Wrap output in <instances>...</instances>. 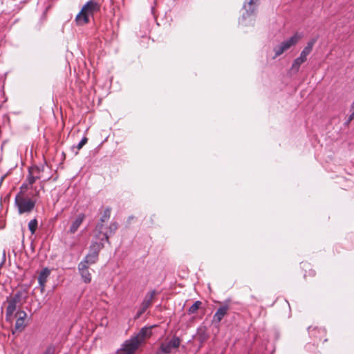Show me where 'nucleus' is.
<instances>
[{
	"label": "nucleus",
	"mask_w": 354,
	"mask_h": 354,
	"mask_svg": "<svg viewBox=\"0 0 354 354\" xmlns=\"http://www.w3.org/2000/svg\"><path fill=\"white\" fill-rule=\"evenodd\" d=\"M111 213V208L109 207H106L102 212L100 221L95 227V232L97 233V236L101 241L104 240L109 241L108 232L104 231V223H106L109 220Z\"/></svg>",
	"instance_id": "obj_3"
},
{
	"label": "nucleus",
	"mask_w": 354,
	"mask_h": 354,
	"mask_svg": "<svg viewBox=\"0 0 354 354\" xmlns=\"http://www.w3.org/2000/svg\"><path fill=\"white\" fill-rule=\"evenodd\" d=\"M103 247L104 244L102 243H93L90 247L88 254L80 263L89 267L90 266L95 264L98 260L99 252Z\"/></svg>",
	"instance_id": "obj_4"
},
{
	"label": "nucleus",
	"mask_w": 354,
	"mask_h": 354,
	"mask_svg": "<svg viewBox=\"0 0 354 354\" xmlns=\"http://www.w3.org/2000/svg\"><path fill=\"white\" fill-rule=\"evenodd\" d=\"M117 354H133V338L127 340L122 347L118 351Z\"/></svg>",
	"instance_id": "obj_15"
},
{
	"label": "nucleus",
	"mask_w": 354,
	"mask_h": 354,
	"mask_svg": "<svg viewBox=\"0 0 354 354\" xmlns=\"http://www.w3.org/2000/svg\"><path fill=\"white\" fill-rule=\"evenodd\" d=\"M302 35L296 32L292 37H291L289 39L283 41L279 46L274 48V50L275 53V56L274 58L281 55L285 51L288 50L292 46L296 45L297 42L301 39Z\"/></svg>",
	"instance_id": "obj_5"
},
{
	"label": "nucleus",
	"mask_w": 354,
	"mask_h": 354,
	"mask_svg": "<svg viewBox=\"0 0 354 354\" xmlns=\"http://www.w3.org/2000/svg\"><path fill=\"white\" fill-rule=\"evenodd\" d=\"M180 346L178 337H173L169 342L161 344V351L164 353H170L173 349L178 348Z\"/></svg>",
	"instance_id": "obj_9"
},
{
	"label": "nucleus",
	"mask_w": 354,
	"mask_h": 354,
	"mask_svg": "<svg viewBox=\"0 0 354 354\" xmlns=\"http://www.w3.org/2000/svg\"><path fill=\"white\" fill-rule=\"evenodd\" d=\"M152 335L151 327H143L136 336H134V353L137 350L144 346L147 340Z\"/></svg>",
	"instance_id": "obj_6"
},
{
	"label": "nucleus",
	"mask_w": 354,
	"mask_h": 354,
	"mask_svg": "<svg viewBox=\"0 0 354 354\" xmlns=\"http://www.w3.org/2000/svg\"><path fill=\"white\" fill-rule=\"evenodd\" d=\"M228 310L229 307L227 306H223L220 307L214 315L212 322L219 323L227 314Z\"/></svg>",
	"instance_id": "obj_14"
},
{
	"label": "nucleus",
	"mask_w": 354,
	"mask_h": 354,
	"mask_svg": "<svg viewBox=\"0 0 354 354\" xmlns=\"http://www.w3.org/2000/svg\"><path fill=\"white\" fill-rule=\"evenodd\" d=\"M158 292L156 290H151L149 292L145 297L143 301L142 302L140 308L136 314V317L134 319H138L141 317V315L149 308L153 304L155 300L156 296Z\"/></svg>",
	"instance_id": "obj_7"
},
{
	"label": "nucleus",
	"mask_w": 354,
	"mask_h": 354,
	"mask_svg": "<svg viewBox=\"0 0 354 354\" xmlns=\"http://www.w3.org/2000/svg\"><path fill=\"white\" fill-rule=\"evenodd\" d=\"M259 1V0H248L245 3L244 8L248 15H250L254 12Z\"/></svg>",
	"instance_id": "obj_17"
},
{
	"label": "nucleus",
	"mask_w": 354,
	"mask_h": 354,
	"mask_svg": "<svg viewBox=\"0 0 354 354\" xmlns=\"http://www.w3.org/2000/svg\"><path fill=\"white\" fill-rule=\"evenodd\" d=\"M43 354H51V348H47Z\"/></svg>",
	"instance_id": "obj_28"
},
{
	"label": "nucleus",
	"mask_w": 354,
	"mask_h": 354,
	"mask_svg": "<svg viewBox=\"0 0 354 354\" xmlns=\"http://www.w3.org/2000/svg\"><path fill=\"white\" fill-rule=\"evenodd\" d=\"M118 229V224L115 222L111 223L109 226L108 229L106 230L104 227V231L107 232L109 236L113 234Z\"/></svg>",
	"instance_id": "obj_23"
},
{
	"label": "nucleus",
	"mask_w": 354,
	"mask_h": 354,
	"mask_svg": "<svg viewBox=\"0 0 354 354\" xmlns=\"http://www.w3.org/2000/svg\"><path fill=\"white\" fill-rule=\"evenodd\" d=\"M17 320L15 322V328L12 330V333L16 332H22L26 326V319L27 317V313L24 310H19L16 313Z\"/></svg>",
	"instance_id": "obj_8"
},
{
	"label": "nucleus",
	"mask_w": 354,
	"mask_h": 354,
	"mask_svg": "<svg viewBox=\"0 0 354 354\" xmlns=\"http://www.w3.org/2000/svg\"><path fill=\"white\" fill-rule=\"evenodd\" d=\"M28 228L32 234L35 233L37 228V221L36 218H34L29 222Z\"/></svg>",
	"instance_id": "obj_22"
},
{
	"label": "nucleus",
	"mask_w": 354,
	"mask_h": 354,
	"mask_svg": "<svg viewBox=\"0 0 354 354\" xmlns=\"http://www.w3.org/2000/svg\"><path fill=\"white\" fill-rule=\"evenodd\" d=\"M319 330H322V332H323V333L326 332L324 329H322V328H320Z\"/></svg>",
	"instance_id": "obj_29"
},
{
	"label": "nucleus",
	"mask_w": 354,
	"mask_h": 354,
	"mask_svg": "<svg viewBox=\"0 0 354 354\" xmlns=\"http://www.w3.org/2000/svg\"><path fill=\"white\" fill-rule=\"evenodd\" d=\"M316 42V39H312L309 41L306 45V46L303 49L302 51L306 53L307 54H310L313 50V46Z\"/></svg>",
	"instance_id": "obj_21"
},
{
	"label": "nucleus",
	"mask_w": 354,
	"mask_h": 354,
	"mask_svg": "<svg viewBox=\"0 0 354 354\" xmlns=\"http://www.w3.org/2000/svg\"><path fill=\"white\" fill-rule=\"evenodd\" d=\"M87 141L88 138L86 137H84L77 146V150H80L83 147V146H84L87 143Z\"/></svg>",
	"instance_id": "obj_25"
},
{
	"label": "nucleus",
	"mask_w": 354,
	"mask_h": 354,
	"mask_svg": "<svg viewBox=\"0 0 354 354\" xmlns=\"http://www.w3.org/2000/svg\"><path fill=\"white\" fill-rule=\"evenodd\" d=\"M88 16H93L100 10V5L94 1H88L82 8Z\"/></svg>",
	"instance_id": "obj_10"
},
{
	"label": "nucleus",
	"mask_w": 354,
	"mask_h": 354,
	"mask_svg": "<svg viewBox=\"0 0 354 354\" xmlns=\"http://www.w3.org/2000/svg\"><path fill=\"white\" fill-rule=\"evenodd\" d=\"M89 17L84 10L81 9L75 17V22L78 26H84L89 23Z\"/></svg>",
	"instance_id": "obj_13"
},
{
	"label": "nucleus",
	"mask_w": 354,
	"mask_h": 354,
	"mask_svg": "<svg viewBox=\"0 0 354 354\" xmlns=\"http://www.w3.org/2000/svg\"><path fill=\"white\" fill-rule=\"evenodd\" d=\"M28 297V292L26 288H22L17 290L15 292L8 297L6 303L8 304L6 308V319L11 322L13 313L17 307L21 306Z\"/></svg>",
	"instance_id": "obj_1"
},
{
	"label": "nucleus",
	"mask_w": 354,
	"mask_h": 354,
	"mask_svg": "<svg viewBox=\"0 0 354 354\" xmlns=\"http://www.w3.org/2000/svg\"><path fill=\"white\" fill-rule=\"evenodd\" d=\"M15 202L19 214L31 212L35 206V201L24 196L21 192L16 195Z\"/></svg>",
	"instance_id": "obj_2"
},
{
	"label": "nucleus",
	"mask_w": 354,
	"mask_h": 354,
	"mask_svg": "<svg viewBox=\"0 0 354 354\" xmlns=\"http://www.w3.org/2000/svg\"><path fill=\"white\" fill-rule=\"evenodd\" d=\"M305 62L306 60H304L301 57H297L293 61L290 71L295 73H297L299 70L300 66Z\"/></svg>",
	"instance_id": "obj_19"
},
{
	"label": "nucleus",
	"mask_w": 354,
	"mask_h": 354,
	"mask_svg": "<svg viewBox=\"0 0 354 354\" xmlns=\"http://www.w3.org/2000/svg\"><path fill=\"white\" fill-rule=\"evenodd\" d=\"M316 328H313L312 326L308 327L309 333H312L313 331L316 330Z\"/></svg>",
	"instance_id": "obj_27"
},
{
	"label": "nucleus",
	"mask_w": 354,
	"mask_h": 354,
	"mask_svg": "<svg viewBox=\"0 0 354 354\" xmlns=\"http://www.w3.org/2000/svg\"><path fill=\"white\" fill-rule=\"evenodd\" d=\"M50 274V270L48 268H44L40 272L38 277V282L41 287V292H44L45 288V284L47 281V278Z\"/></svg>",
	"instance_id": "obj_16"
},
{
	"label": "nucleus",
	"mask_w": 354,
	"mask_h": 354,
	"mask_svg": "<svg viewBox=\"0 0 354 354\" xmlns=\"http://www.w3.org/2000/svg\"><path fill=\"white\" fill-rule=\"evenodd\" d=\"M308 55V54H307L306 53H304V51H301L299 57L306 61Z\"/></svg>",
	"instance_id": "obj_26"
},
{
	"label": "nucleus",
	"mask_w": 354,
	"mask_h": 354,
	"mask_svg": "<svg viewBox=\"0 0 354 354\" xmlns=\"http://www.w3.org/2000/svg\"><path fill=\"white\" fill-rule=\"evenodd\" d=\"M44 166L38 167L32 166L29 168V171L38 179L42 178V173L44 171Z\"/></svg>",
	"instance_id": "obj_18"
},
{
	"label": "nucleus",
	"mask_w": 354,
	"mask_h": 354,
	"mask_svg": "<svg viewBox=\"0 0 354 354\" xmlns=\"http://www.w3.org/2000/svg\"><path fill=\"white\" fill-rule=\"evenodd\" d=\"M27 181L28 182L29 185H32L35 183L37 180H39L30 171H28V175L27 176Z\"/></svg>",
	"instance_id": "obj_24"
},
{
	"label": "nucleus",
	"mask_w": 354,
	"mask_h": 354,
	"mask_svg": "<svg viewBox=\"0 0 354 354\" xmlns=\"http://www.w3.org/2000/svg\"><path fill=\"white\" fill-rule=\"evenodd\" d=\"M85 218V215L82 213L79 214L76 218L73 221L70 227V229L68 230V232L70 234H74L75 233L80 226L82 225V222L84 221Z\"/></svg>",
	"instance_id": "obj_12"
},
{
	"label": "nucleus",
	"mask_w": 354,
	"mask_h": 354,
	"mask_svg": "<svg viewBox=\"0 0 354 354\" xmlns=\"http://www.w3.org/2000/svg\"><path fill=\"white\" fill-rule=\"evenodd\" d=\"M201 305H202L201 301H195L194 304L192 306H190L189 308L188 309V313L189 314L196 313Z\"/></svg>",
	"instance_id": "obj_20"
},
{
	"label": "nucleus",
	"mask_w": 354,
	"mask_h": 354,
	"mask_svg": "<svg viewBox=\"0 0 354 354\" xmlns=\"http://www.w3.org/2000/svg\"><path fill=\"white\" fill-rule=\"evenodd\" d=\"M89 266H84V264H78L79 272L84 283H88L91 281V274L88 270Z\"/></svg>",
	"instance_id": "obj_11"
},
{
	"label": "nucleus",
	"mask_w": 354,
	"mask_h": 354,
	"mask_svg": "<svg viewBox=\"0 0 354 354\" xmlns=\"http://www.w3.org/2000/svg\"><path fill=\"white\" fill-rule=\"evenodd\" d=\"M312 274H313V276L315 274V271H313V270L312 271Z\"/></svg>",
	"instance_id": "obj_30"
}]
</instances>
